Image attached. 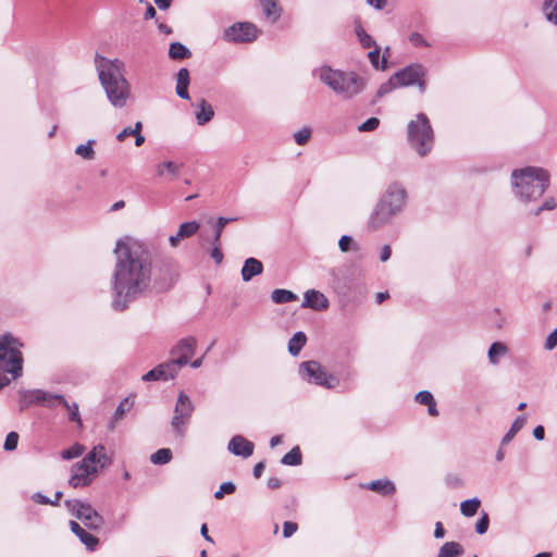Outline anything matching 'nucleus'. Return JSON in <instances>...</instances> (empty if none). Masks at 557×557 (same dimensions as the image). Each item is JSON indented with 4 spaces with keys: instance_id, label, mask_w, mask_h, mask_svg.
<instances>
[{
    "instance_id": "obj_1",
    "label": "nucleus",
    "mask_w": 557,
    "mask_h": 557,
    "mask_svg": "<svg viewBox=\"0 0 557 557\" xmlns=\"http://www.w3.org/2000/svg\"><path fill=\"white\" fill-rule=\"evenodd\" d=\"M115 262L110 278L112 308L125 311L137 299L147 296L152 284V261L140 242L119 239L113 250Z\"/></svg>"
},
{
    "instance_id": "obj_2",
    "label": "nucleus",
    "mask_w": 557,
    "mask_h": 557,
    "mask_svg": "<svg viewBox=\"0 0 557 557\" xmlns=\"http://www.w3.org/2000/svg\"><path fill=\"white\" fill-rule=\"evenodd\" d=\"M95 66L110 104L115 109L125 108L132 98V86L124 76V63L120 59H108L96 53Z\"/></svg>"
},
{
    "instance_id": "obj_3",
    "label": "nucleus",
    "mask_w": 557,
    "mask_h": 557,
    "mask_svg": "<svg viewBox=\"0 0 557 557\" xmlns=\"http://www.w3.org/2000/svg\"><path fill=\"white\" fill-rule=\"evenodd\" d=\"M407 191L405 187L394 182L388 185L369 216L368 228L377 231L389 224L406 207Z\"/></svg>"
},
{
    "instance_id": "obj_4",
    "label": "nucleus",
    "mask_w": 557,
    "mask_h": 557,
    "mask_svg": "<svg viewBox=\"0 0 557 557\" xmlns=\"http://www.w3.org/2000/svg\"><path fill=\"white\" fill-rule=\"evenodd\" d=\"M319 81L344 100L352 99L366 88V81L356 72H344L322 65L313 71Z\"/></svg>"
},
{
    "instance_id": "obj_5",
    "label": "nucleus",
    "mask_w": 557,
    "mask_h": 557,
    "mask_svg": "<svg viewBox=\"0 0 557 557\" xmlns=\"http://www.w3.org/2000/svg\"><path fill=\"white\" fill-rule=\"evenodd\" d=\"M515 196L522 202L539 199L549 186V174L542 168L528 166L511 173Z\"/></svg>"
},
{
    "instance_id": "obj_6",
    "label": "nucleus",
    "mask_w": 557,
    "mask_h": 557,
    "mask_svg": "<svg viewBox=\"0 0 557 557\" xmlns=\"http://www.w3.org/2000/svg\"><path fill=\"white\" fill-rule=\"evenodd\" d=\"M22 344L10 333L0 335V389L22 375Z\"/></svg>"
},
{
    "instance_id": "obj_7",
    "label": "nucleus",
    "mask_w": 557,
    "mask_h": 557,
    "mask_svg": "<svg viewBox=\"0 0 557 557\" xmlns=\"http://www.w3.org/2000/svg\"><path fill=\"white\" fill-rule=\"evenodd\" d=\"M407 139L410 147L420 156L430 153L434 144V133L428 116L418 113L407 125Z\"/></svg>"
},
{
    "instance_id": "obj_8",
    "label": "nucleus",
    "mask_w": 557,
    "mask_h": 557,
    "mask_svg": "<svg viewBox=\"0 0 557 557\" xmlns=\"http://www.w3.org/2000/svg\"><path fill=\"white\" fill-rule=\"evenodd\" d=\"M23 401L28 406L36 404L48 408L62 406L69 411V419L82 425L78 405L76 403L69 404L66 399L60 394H52L42 389L27 391L23 394Z\"/></svg>"
},
{
    "instance_id": "obj_9",
    "label": "nucleus",
    "mask_w": 557,
    "mask_h": 557,
    "mask_svg": "<svg viewBox=\"0 0 557 557\" xmlns=\"http://www.w3.org/2000/svg\"><path fill=\"white\" fill-rule=\"evenodd\" d=\"M64 505L71 515L82 520L88 529L98 531L102 528L103 517L87 500L66 499Z\"/></svg>"
},
{
    "instance_id": "obj_10",
    "label": "nucleus",
    "mask_w": 557,
    "mask_h": 557,
    "mask_svg": "<svg viewBox=\"0 0 557 557\" xmlns=\"http://www.w3.org/2000/svg\"><path fill=\"white\" fill-rule=\"evenodd\" d=\"M299 376L310 384H315L329 389L338 385V379L327 373L323 367L314 360L304 361L299 364Z\"/></svg>"
},
{
    "instance_id": "obj_11",
    "label": "nucleus",
    "mask_w": 557,
    "mask_h": 557,
    "mask_svg": "<svg viewBox=\"0 0 557 557\" xmlns=\"http://www.w3.org/2000/svg\"><path fill=\"white\" fill-rule=\"evenodd\" d=\"M195 406L187 394L181 392L177 396L174 414L171 419V428L175 434L183 437L186 433V426L193 416Z\"/></svg>"
},
{
    "instance_id": "obj_12",
    "label": "nucleus",
    "mask_w": 557,
    "mask_h": 557,
    "mask_svg": "<svg viewBox=\"0 0 557 557\" xmlns=\"http://www.w3.org/2000/svg\"><path fill=\"white\" fill-rule=\"evenodd\" d=\"M425 74L426 70L422 64L412 63L399 70L393 75L399 88L418 85L420 92L423 94L425 91Z\"/></svg>"
},
{
    "instance_id": "obj_13",
    "label": "nucleus",
    "mask_w": 557,
    "mask_h": 557,
    "mask_svg": "<svg viewBox=\"0 0 557 557\" xmlns=\"http://www.w3.org/2000/svg\"><path fill=\"white\" fill-rule=\"evenodd\" d=\"M260 30L249 22H238L224 30V39L228 42H250L257 39Z\"/></svg>"
},
{
    "instance_id": "obj_14",
    "label": "nucleus",
    "mask_w": 557,
    "mask_h": 557,
    "mask_svg": "<svg viewBox=\"0 0 557 557\" xmlns=\"http://www.w3.org/2000/svg\"><path fill=\"white\" fill-rule=\"evenodd\" d=\"M79 468H86L91 473H98L100 469L111 463V458L106 453V447L101 444L95 446L86 456L78 462Z\"/></svg>"
},
{
    "instance_id": "obj_15",
    "label": "nucleus",
    "mask_w": 557,
    "mask_h": 557,
    "mask_svg": "<svg viewBox=\"0 0 557 557\" xmlns=\"http://www.w3.org/2000/svg\"><path fill=\"white\" fill-rule=\"evenodd\" d=\"M195 348V337L189 336L182 338L171 350V355L173 357L171 361L177 366L178 370H181L182 367L189 363L190 356L194 355Z\"/></svg>"
},
{
    "instance_id": "obj_16",
    "label": "nucleus",
    "mask_w": 557,
    "mask_h": 557,
    "mask_svg": "<svg viewBox=\"0 0 557 557\" xmlns=\"http://www.w3.org/2000/svg\"><path fill=\"white\" fill-rule=\"evenodd\" d=\"M177 366L173 363L171 360L163 362L152 370L148 371L143 375V381L151 382V381H169L173 380L178 373Z\"/></svg>"
},
{
    "instance_id": "obj_17",
    "label": "nucleus",
    "mask_w": 557,
    "mask_h": 557,
    "mask_svg": "<svg viewBox=\"0 0 557 557\" xmlns=\"http://www.w3.org/2000/svg\"><path fill=\"white\" fill-rule=\"evenodd\" d=\"M329 305H330V302H329V299L326 298V296L319 290L308 289L304 294V300L301 304L302 308H310V309L320 311V310L327 309Z\"/></svg>"
},
{
    "instance_id": "obj_18",
    "label": "nucleus",
    "mask_w": 557,
    "mask_h": 557,
    "mask_svg": "<svg viewBox=\"0 0 557 557\" xmlns=\"http://www.w3.org/2000/svg\"><path fill=\"white\" fill-rule=\"evenodd\" d=\"M97 474L98 473H91L90 470L86 468H79V465L75 463L72 467V475L69 480V484L74 488L89 486Z\"/></svg>"
},
{
    "instance_id": "obj_19",
    "label": "nucleus",
    "mask_w": 557,
    "mask_h": 557,
    "mask_svg": "<svg viewBox=\"0 0 557 557\" xmlns=\"http://www.w3.org/2000/svg\"><path fill=\"white\" fill-rule=\"evenodd\" d=\"M253 444L242 435H235L228 442L227 449L235 456L248 458L253 453Z\"/></svg>"
},
{
    "instance_id": "obj_20",
    "label": "nucleus",
    "mask_w": 557,
    "mask_h": 557,
    "mask_svg": "<svg viewBox=\"0 0 557 557\" xmlns=\"http://www.w3.org/2000/svg\"><path fill=\"white\" fill-rule=\"evenodd\" d=\"M200 227V224L196 221L184 222L180 225L176 234L169 237V244L172 248L178 247L181 240L190 238L194 236Z\"/></svg>"
},
{
    "instance_id": "obj_21",
    "label": "nucleus",
    "mask_w": 557,
    "mask_h": 557,
    "mask_svg": "<svg viewBox=\"0 0 557 557\" xmlns=\"http://www.w3.org/2000/svg\"><path fill=\"white\" fill-rule=\"evenodd\" d=\"M71 531L79 539V541L86 546L89 550H95L99 544V539L91 533L87 532L84 528L79 525L76 521H70Z\"/></svg>"
},
{
    "instance_id": "obj_22",
    "label": "nucleus",
    "mask_w": 557,
    "mask_h": 557,
    "mask_svg": "<svg viewBox=\"0 0 557 557\" xmlns=\"http://www.w3.org/2000/svg\"><path fill=\"white\" fill-rule=\"evenodd\" d=\"M263 272V264L260 260L250 257L244 261L240 275L244 282H250L255 276Z\"/></svg>"
},
{
    "instance_id": "obj_23",
    "label": "nucleus",
    "mask_w": 557,
    "mask_h": 557,
    "mask_svg": "<svg viewBox=\"0 0 557 557\" xmlns=\"http://www.w3.org/2000/svg\"><path fill=\"white\" fill-rule=\"evenodd\" d=\"M213 116L214 110L212 106L205 98H201L197 103V110L195 112L197 124L200 126L206 125Z\"/></svg>"
},
{
    "instance_id": "obj_24",
    "label": "nucleus",
    "mask_w": 557,
    "mask_h": 557,
    "mask_svg": "<svg viewBox=\"0 0 557 557\" xmlns=\"http://www.w3.org/2000/svg\"><path fill=\"white\" fill-rule=\"evenodd\" d=\"M190 83L189 71L186 67L178 70L176 75V95L184 100L189 99L188 86Z\"/></svg>"
},
{
    "instance_id": "obj_25",
    "label": "nucleus",
    "mask_w": 557,
    "mask_h": 557,
    "mask_svg": "<svg viewBox=\"0 0 557 557\" xmlns=\"http://www.w3.org/2000/svg\"><path fill=\"white\" fill-rule=\"evenodd\" d=\"M367 488L383 496L393 495L396 491L395 484L387 479L371 481L367 484Z\"/></svg>"
},
{
    "instance_id": "obj_26",
    "label": "nucleus",
    "mask_w": 557,
    "mask_h": 557,
    "mask_svg": "<svg viewBox=\"0 0 557 557\" xmlns=\"http://www.w3.org/2000/svg\"><path fill=\"white\" fill-rule=\"evenodd\" d=\"M262 12L265 17L272 23H276L282 13V9L276 0H260Z\"/></svg>"
},
{
    "instance_id": "obj_27",
    "label": "nucleus",
    "mask_w": 557,
    "mask_h": 557,
    "mask_svg": "<svg viewBox=\"0 0 557 557\" xmlns=\"http://www.w3.org/2000/svg\"><path fill=\"white\" fill-rule=\"evenodd\" d=\"M414 398L419 404L428 406V412L430 416H432V417L438 416V410L436 408L435 399L429 391L419 392Z\"/></svg>"
},
{
    "instance_id": "obj_28",
    "label": "nucleus",
    "mask_w": 557,
    "mask_h": 557,
    "mask_svg": "<svg viewBox=\"0 0 557 557\" xmlns=\"http://www.w3.org/2000/svg\"><path fill=\"white\" fill-rule=\"evenodd\" d=\"M183 164L175 163L173 161H165L157 164L156 172L158 176H164L169 174L171 177L175 178L178 176Z\"/></svg>"
},
{
    "instance_id": "obj_29",
    "label": "nucleus",
    "mask_w": 557,
    "mask_h": 557,
    "mask_svg": "<svg viewBox=\"0 0 557 557\" xmlns=\"http://www.w3.org/2000/svg\"><path fill=\"white\" fill-rule=\"evenodd\" d=\"M527 422L525 416H518L513 422L510 425V429L508 432L503 436L500 445H507L509 444L513 437L517 435V433L524 426Z\"/></svg>"
},
{
    "instance_id": "obj_30",
    "label": "nucleus",
    "mask_w": 557,
    "mask_h": 557,
    "mask_svg": "<svg viewBox=\"0 0 557 557\" xmlns=\"http://www.w3.org/2000/svg\"><path fill=\"white\" fill-rule=\"evenodd\" d=\"M463 547L458 542H446L438 550V557H460L463 555Z\"/></svg>"
},
{
    "instance_id": "obj_31",
    "label": "nucleus",
    "mask_w": 557,
    "mask_h": 557,
    "mask_svg": "<svg viewBox=\"0 0 557 557\" xmlns=\"http://www.w3.org/2000/svg\"><path fill=\"white\" fill-rule=\"evenodd\" d=\"M388 50H389V48L387 47L382 57H381V50L379 47H375L373 50H371L368 53L370 63L372 64V66L374 69L381 70V71H384L386 69V63H387L386 53L388 52Z\"/></svg>"
},
{
    "instance_id": "obj_32",
    "label": "nucleus",
    "mask_w": 557,
    "mask_h": 557,
    "mask_svg": "<svg viewBox=\"0 0 557 557\" xmlns=\"http://www.w3.org/2000/svg\"><path fill=\"white\" fill-rule=\"evenodd\" d=\"M306 342V334L304 332H296L288 342L289 354L294 357L298 356Z\"/></svg>"
},
{
    "instance_id": "obj_33",
    "label": "nucleus",
    "mask_w": 557,
    "mask_h": 557,
    "mask_svg": "<svg viewBox=\"0 0 557 557\" xmlns=\"http://www.w3.org/2000/svg\"><path fill=\"white\" fill-rule=\"evenodd\" d=\"M271 299L274 304H287L298 299V296L290 290L287 289H274L271 294Z\"/></svg>"
},
{
    "instance_id": "obj_34",
    "label": "nucleus",
    "mask_w": 557,
    "mask_h": 557,
    "mask_svg": "<svg viewBox=\"0 0 557 557\" xmlns=\"http://www.w3.org/2000/svg\"><path fill=\"white\" fill-rule=\"evenodd\" d=\"M132 403L129 401V399L126 397L124 398L116 407L115 411H114V414L111 419V421L109 422V429L110 430H114L115 428V423L120 420L123 419L124 414L131 410V407H132Z\"/></svg>"
},
{
    "instance_id": "obj_35",
    "label": "nucleus",
    "mask_w": 557,
    "mask_h": 557,
    "mask_svg": "<svg viewBox=\"0 0 557 557\" xmlns=\"http://www.w3.org/2000/svg\"><path fill=\"white\" fill-rule=\"evenodd\" d=\"M189 49L181 42H172L169 49V55L173 60H183L190 57Z\"/></svg>"
},
{
    "instance_id": "obj_36",
    "label": "nucleus",
    "mask_w": 557,
    "mask_h": 557,
    "mask_svg": "<svg viewBox=\"0 0 557 557\" xmlns=\"http://www.w3.org/2000/svg\"><path fill=\"white\" fill-rule=\"evenodd\" d=\"M480 506H481V500L478 497H473V498L463 500L460 504V512L465 517H473L478 512Z\"/></svg>"
},
{
    "instance_id": "obj_37",
    "label": "nucleus",
    "mask_w": 557,
    "mask_h": 557,
    "mask_svg": "<svg viewBox=\"0 0 557 557\" xmlns=\"http://www.w3.org/2000/svg\"><path fill=\"white\" fill-rule=\"evenodd\" d=\"M338 248L342 252H358L360 245L349 235H343L338 240Z\"/></svg>"
},
{
    "instance_id": "obj_38",
    "label": "nucleus",
    "mask_w": 557,
    "mask_h": 557,
    "mask_svg": "<svg viewBox=\"0 0 557 557\" xmlns=\"http://www.w3.org/2000/svg\"><path fill=\"white\" fill-rule=\"evenodd\" d=\"M95 144L94 139H89L86 144L78 145L75 148V153L83 158L84 160H94L96 152L92 148Z\"/></svg>"
},
{
    "instance_id": "obj_39",
    "label": "nucleus",
    "mask_w": 557,
    "mask_h": 557,
    "mask_svg": "<svg viewBox=\"0 0 557 557\" xmlns=\"http://www.w3.org/2000/svg\"><path fill=\"white\" fill-rule=\"evenodd\" d=\"M507 352V347L505 344L495 342L488 348V360L492 364L498 363V356H504Z\"/></svg>"
},
{
    "instance_id": "obj_40",
    "label": "nucleus",
    "mask_w": 557,
    "mask_h": 557,
    "mask_svg": "<svg viewBox=\"0 0 557 557\" xmlns=\"http://www.w3.org/2000/svg\"><path fill=\"white\" fill-rule=\"evenodd\" d=\"M172 459V451L169 448H160L150 456L153 465H166Z\"/></svg>"
},
{
    "instance_id": "obj_41",
    "label": "nucleus",
    "mask_w": 557,
    "mask_h": 557,
    "mask_svg": "<svg viewBox=\"0 0 557 557\" xmlns=\"http://www.w3.org/2000/svg\"><path fill=\"white\" fill-rule=\"evenodd\" d=\"M301 460L302 458L300 449L298 446H296L283 456L281 462L286 466H299Z\"/></svg>"
},
{
    "instance_id": "obj_42",
    "label": "nucleus",
    "mask_w": 557,
    "mask_h": 557,
    "mask_svg": "<svg viewBox=\"0 0 557 557\" xmlns=\"http://www.w3.org/2000/svg\"><path fill=\"white\" fill-rule=\"evenodd\" d=\"M543 11L547 21L557 25V0H545Z\"/></svg>"
},
{
    "instance_id": "obj_43",
    "label": "nucleus",
    "mask_w": 557,
    "mask_h": 557,
    "mask_svg": "<svg viewBox=\"0 0 557 557\" xmlns=\"http://www.w3.org/2000/svg\"><path fill=\"white\" fill-rule=\"evenodd\" d=\"M84 451L85 447L79 443H75L70 448L62 450L61 457L64 460H71L81 457L84 454Z\"/></svg>"
},
{
    "instance_id": "obj_44",
    "label": "nucleus",
    "mask_w": 557,
    "mask_h": 557,
    "mask_svg": "<svg viewBox=\"0 0 557 557\" xmlns=\"http://www.w3.org/2000/svg\"><path fill=\"white\" fill-rule=\"evenodd\" d=\"M396 79H394V75H392L388 81H386L385 83H383L377 91H376V98H381L387 94H389L392 90L396 89V88H399L398 85L396 84Z\"/></svg>"
},
{
    "instance_id": "obj_45",
    "label": "nucleus",
    "mask_w": 557,
    "mask_h": 557,
    "mask_svg": "<svg viewBox=\"0 0 557 557\" xmlns=\"http://www.w3.org/2000/svg\"><path fill=\"white\" fill-rule=\"evenodd\" d=\"M356 33L363 48L377 47L375 40L363 28H357Z\"/></svg>"
},
{
    "instance_id": "obj_46",
    "label": "nucleus",
    "mask_w": 557,
    "mask_h": 557,
    "mask_svg": "<svg viewBox=\"0 0 557 557\" xmlns=\"http://www.w3.org/2000/svg\"><path fill=\"white\" fill-rule=\"evenodd\" d=\"M143 129V123L141 122H136L135 123V126L132 128V127H125L124 129H122L117 135H116V139L119 141H123L127 136H135L137 133H140Z\"/></svg>"
},
{
    "instance_id": "obj_47",
    "label": "nucleus",
    "mask_w": 557,
    "mask_h": 557,
    "mask_svg": "<svg viewBox=\"0 0 557 557\" xmlns=\"http://www.w3.org/2000/svg\"><path fill=\"white\" fill-rule=\"evenodd\" d=\"M236 219L234 218H224V216H220L218 220H216V223H215V233H214V238H213V242L214 244H219L220 242V237L222 235V232H223V228L225 227V225L232 221H235Z\"/></svg>"
},
{
    "instance_id": "obj_48",
    "label": "nucleus",
    "mask_w": 557,
    "mask_h": 557,
    "mask_svg": "<svg viewBox=\"0 0 557 557\" xmlns=\"http://www.w3.org/2000/svg\"><path fill=\"white\" fill-rule=\"evenodd\" d=\"M490 525V518L487 512L483 511L480 519L475 523V532L480 535L487 532Z\"/></svg>"
},
{
    "instance_id": "obj_49",
    "label": "nucleus",
    "mask_w": 557,
    "mask_h": 557,
    "mask_svg": "<svg viewBox=\"0 0 557 557\" xmlns=\"http://www.w3.org/2000/svg\"><path fill=\"white\" fill-rule=\"evenodd\" d=\"M311 136V129L309 127H302L294 134V139L297 145H305Z\"/></svg>"
},
{
    "instance_id": "obj_50",
    "label": "nucleus",
    "mask_w": 557,
    "mask_h": 557,
    "mask_svg": "<svg viewBox=\"0 0 557 557\" xmlns=\"http://www.w3.org/2000/svg\"><path fill=\"white\" fill-rule=\"evenodd\" d=\"M18 443V434L16 432H10L4 441L3 448L4 450L12 451L17 447Z\"/></svg>"
},
{
    "instance_id": "obj_51",
    "label": "nucleus",
    "mask_w": 557,
    "mask_h": 557,
    "mask_svg": "<svg viewBox=\"0 0 557 557\" xmlns=\"http://www.w3.org/2000/svg\"><path fill=\"white\" fill-rule=\"evenodd\" d=\"M380 125L377 117H370L358 126L359 132H372Z\"/></svg>"
},
{
    "instance_id": "obj_52",
    "label": "nucleus",
    "mask_w": 557,
    "mask_h": 557,
    "mask_svg": "<svg viewBox=\"0 0 557 557\" xmlns=\"http://www.w3.org/2000/svg\"><path fill=\"white\" fill-rule=\"evenodd\" d=\"M557 207V202L553 197L545 199V201L533 211L534 215H539L541 212L545 210H554Z\"/></svg>"
},
{
    "instance_id": "obj_53",
    "label": "nucleus",
    "mask_w": 557,
    "mask_h": 557,
    "mask_svg": "<svg viewBox=\"0 0 557 557\" xmlns=\"http://www.w3.org/2000/svg\"><path fill=\"white\" fill-rule=\"evenodd\" d=\"M298 530V524L293 521H285L283 523V536L285 539L290 537Z\"/></svg>"
},
{
    "instance_id": "obj_54",
    "label": "nucleus",
    "mask_w": 557,
    "mask_h": 557,
    "mask_svg": "<svg viewBox=\"0 0 557 557\" xmlns=\"http://www.w3.org/2000/svg\"><path fill=\"white\" fill-rule=\"evenodd\" d=\"M410 42L416 47H428V42L424 37L419 33H412L409 37Z\"/></svg>"
},
{
    "instance_id": "obj_55",
    "label": "nucleus",
    "mask_w": 557,
    "mask_h": 557,
    "mask_svg": "<svg viewBox=\"0 0 557 557\" xmlns=\"http://www.w3.org/2000/svg\"><path fill=\"white\" fill-rule=\"evenodd\" d=\"M557 346V327L547 336L545 342V348L553 350Z\"/></svg>"
},
{
    "instance_id": "obj_56",
    "label": "nucleus",
    "mask_w": 557,
    "mask_h": 557,
    "mask_svg": "<svg viewBox=\"0 0 557 557\" xmlns=\"http://www.w3.org/2000/svg\"><path fill=\"white\" fill-rule=\"evenodd\" d=\"M211 258L215 261L216 264H220L223 260V253L219 247V244H215V246L211 250Z\"/></svg>"
},
{
    "instance_id": "obj_57",
    "label": "nucleus",
    "mask_w": 557,
    "mask_h": 557,
    "mask_svg": "<svg viewBox=\"0 0 557 557\" xmlns=\"http://www.w3.org/2000/svg\"><path fill=\"white\" fill-rule=\"evenodd\" d=\"M391 255H392V249H391L389 245H384L380 252V260L382 262H385L391 258Z\"/></svg>"
},
{
    "instance_id": "obj_58",
    "label": "nucleus",
    "mask_w": 557,
    "mask_h": 557,
    "mask_svg": "<svg viewBox=\"0 0 557 557\" xmlns=\"http://www.w3.org/2000/svg\"><path fill=\"white\" fill-rule=\"evenodd\" d=\"M220 487L224 494H232L236 490V486L233 482H224L220 485Z\"/></svg>"
},
{
    "instance_id": "obj_59",
    "label": "nucleus",
    "mask_w": 557,
    "mask_h": 557,
    "mask_svg": "<svg viewBox=\"0 0 557 557\" xmlns=\"http://www.w3.org/2000/svg\"><path fill=\"white\" fill-rule=\"evenodd\" d=\"M533 436L537 440V441H543L544 437H545V429L543 425H537L533 429Z\"/></svg>"
},
{
    "instance_id": "obj_60",
    "label": "nucleus",
    "mask_w": 557,
    "mask_h": 557,
    "mask_svg": "<svg viewBox=\"0 0 557 557\" xmlns=\"http://www.w3.org/2000/svg\"><path fill=\"white\" fill-rule=\"evenodd\" d=\"M33 499L36 503L41 504V505L50 504V499L47 496H45L44 494H41V493H35L33 495Z\"/></svg>"
},
{
    "instance_id": "obj_61",
    "label": "nucleus",
    "mask_w": 557,
    "mask_h": 557,
    "mask_svg": "<svg viewBox=\"0 0 557 557\" xmlns=\"http://www.w3.org/2000/svg\"><path fill=\"white\" fill-rule=\"evenodd\" d=\"M264 467H265V465H264L263 461H260V462L255 465V467H253V476L256 479H259L262 475Z\"/></svg>"
},
{
    "instance_id": "obj_62",
    "label": "nucleus",
    "mask_w": 557,
    "mask_h": 557,
    "mask_svg": "<svg viewBox=\"0 0 557 557\" xmlns=\"http://www.w3.org/2000/svg\"><path fill=\"white\" fill-rule=\"evenodd\" d=\"M445 535V530L443 528V524L441 522H436L435 530H434V537L435 539H442Z\"/></svg>"
},
{
    "instance_id": "obj_63",
    "label": "nucleus",
    "mask_w": 557,
    "mask_h": 557,
    "mask_svg": "<svg viewBox=\"0 0 557 557\" xmlns=\"http://www.w3.org/2000/svg\"><path fill=\"white\" fill-rule=\"evenodd\" d=\"M282 482L278 478H270L268 480V487L271 490H276L281 486Z\"/></svg>"
},
{
    "instance_id": "obj_64",
    "label": "nucleus",
    "mask_w": 557,
    "mask_h": 557,
    "mask_svg": "<svg viewBox=\"0 0 557 557\" xmlns=\"http://www.w3.org/2000/svg\"><path fill=\"white\" fill-rule=\"evenodd\" d=\"M200 534L202 535V537L209 542V543H213V539L209 535L208 533V527L206 523H203L200 528Z\"/></svg>"
}]
</instances>
